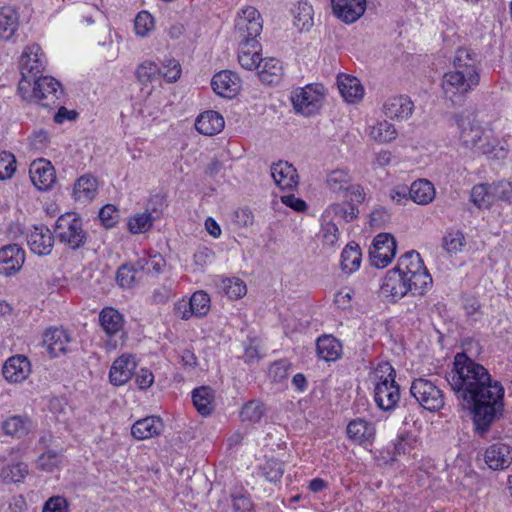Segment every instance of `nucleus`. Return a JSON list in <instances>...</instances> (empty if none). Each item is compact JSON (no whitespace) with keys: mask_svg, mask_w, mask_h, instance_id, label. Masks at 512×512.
Listing matches in <instances>:
<instances>
[{"mask_svg":"<svg viewBox=\"0 0 512 512\" xmlns=\"http://www.w3.org/2000/svg\"><path fill=\"white\" fill-rule=\"evenodd\" d=\"M29 174L32 183L42 191L48 190L56 180L54 167L45 159L33 161Z\"/></svg>","mask_w":512,"mask_h":512,"instance_id":"obj_16","label":"nucleus"},{"mask_svg":"<svg viewBox=\"0 0 512 512\" xmlns=\"http://www.w3.org/2000/svg\"><path fill=\"white\" fill-rule=\"evenodd\" d=\"M259 80L266 85H277L283 76V67L276 58H265L257 69Z\"/></svg>","mask_w":512,"mask_h":512,"instance_id":"obj_29","label":"nucleus"},{"mask_svg":"<svg viewBox=\"0 0 512 512\" xmlns=\"http://www.w3.org/2000/svg\"><path fill=\"white\" fill-rule=\"evenodd\" d=\"M28 474V466L25 463H16L12 466L4 467L0 473L1 478L6 483H17Z\"/></svg>","mask_w":512,"mask_h":512,"instance_id":"obj_44","label":"nucleus"},{"mask_svg":"<svg viewBox=\"0 0 512 512\" xmlns=\"http://www.w3.org/2000/svg\"><path fill=\"white\" fill-rule=\"evenodd\" d=\"M409 197L417 204H429L435 197L434 186L426 179L414 181L409 188Z\"/></svg>","mask_w":512,"mask_h":512,"instance_id":"obj_33","label":"nucleus"},{"mask_svg":"<svg viewBox=\"0 0 512 512\" xmlns=\"http://www.w3.org/2000/svg\"><path fill=\"white\" fill-rule=\"evenodd\" d=\"M337 85L341 96L348 103H358L364 96V88L360 80L348 74H340Z\"/></svg>","mask_w":512,"mask_h":512,"instance_id":"obj_21","label":"nucleus"},{"mask_svg":"<svg viewBox=\"0 0 512 512\" xmlns=\"http://www.w3.org/2000/svg\"><path fill=\"white\" fill-rule=\"evenodd\" d=\"M374 434V426L361 418L350 421L347 426L348 437L359 443L372 439Z\"/></svg>","mask_w":512,"mask_h":512,"instance_id":"obj_35","label":"nucleus"},{"mask_svg":"<svg viewBox=\"0 0 512 512\" xmlns=\"http://www.w3.org/2000/svg\"><path fill=\"white\" fill-rule=\"evenodd\" d=\"M42 512H68V503L61 496H54L48 499Z\"/></svg>","mask_w":512,"mask_h":512,"instance_id":"obj_62","label":"nucleus"},{"mask_svg":"<svg viewBox=\"0 0 512 512\" xmlns=\"http://www.w3.org/2000/svg\"><path fill=\"white\" fill-rule=\"evenodd\" d=\"M116 280L121 287L130 288L137 281V274L130 264H123L118 268Z\"/></svg>","mask_w":512,"mask_h":512,"instance_id":"obj_51","label":"nucleus"},{"mask_svg":"<svg viewBox=\"0 0 512 512\" xmlns=\"http://www.w3.org/2000/svg\"><path fill=\"white\" fill-rule=\"evenodd\" d=\"M463 241L464 236L461 232H449L443 237L442 246L449 253L456 252L462 247Z\"/></svg>","mask_w":512,"mask_h":512,"instance_id":"obj_56","label":"nucleus"},{"mask_svg":"<svg viewBox=\"0 0 512 512\" xmlns=\"http://www.w3.org/2000/svg\"><path fill=\"white\" fill-rule=\"evenodd\" d=\"M55 237L60 243L71 250L82 248L88 238L87 232L83 228V221L76 213L62 214L54 226Z\"/></svg>","mask_w":512,"mask_h":512,"instance_id":"obj_4","label":"nucleus"},{"mask_svg":"<svg viewBox=\"0 0 512 512\" xmlns=\"http://www.w3.org/2000/svg\"><path fill=\"white\" fill-rule=\"evenodd\" d=\"M370 135L376 141L387 143L394 140L397 136V131L388 121H380L371 128Z\"/></svg>","mask_w":512,"mask_h":512,"instance_id":"obj_43","label":"nucleus"},{"mask_svg":"<svg viewBox=\"0 0 512 512\" xmlns=\"http://www.w3.org/2000/svg\"><path fill=\"white\" fill-rule=\"evenodd\" d=\"M263 20L259 11L246 6L240 10L235 20L234 34L238 42L258 41L257 37L261 34Z\"/></svg>","mask_w":512,"mask_h":512,"instance_id":"obj_8","label":"nucleus"},{"mask_svg":"<svg viewBox=\"0 0 512 512\" xmlns=\"http://www.w3.org/2000/svg\"><path fill=\"white\" fill-rule=\"evenodd\" d=\"M152 226V216L150 213H141L135 215L128 221V229L133 234L144 233Z\"/></svg>","mask_w":512,"mask_h":512,"instance_id":"obj_49","label":"nucleus"},{"mask_svg":"<svg viewBox=\"0 0 512 512\" xmlns=\"http://www.w3.org/2000/svg\"><path fill=\"white\" fill-rule=\"evenodd\" d=\"M100 325L109 336L115 335L123 328V316L114 308L106 307L99 315Z\"/></svg>","mask_w":512,"mask_h":512,"instance_id":"obj_34","label":"nucleus"},{"mask_svg":"<svg viewBox=\"0 0 512 512\" xmlns=\"http://www.w3.org/2000/svg\"><path fill=\"white\" fill-rule=\"evenodd\" d=\"M164 70H161V73L163 77L168 82H175L179 79L181 75V66L179 62L175 59H169L167 60V64L163 67Z\"/></svg>","mask_w":512,"mask_h":512,"instance_id":"obj_59","label":"nucleus"},{"mask_svg":"<svg viewBox=\"0 0 512 512\" xmlns=\"http://www.w3.org/2000/svg\"><path fill=\"white\" fill-rule=\"evenodd\" d=\"M407 287L412 295H424L432 285V277L428 270L406 276Z\"/></svg>","mask_w":512,"mask_h":512,"instance_id":"obj_38","label":"nucleus"},{"mask_svg":"<svg viewBox=\"0 0 512 512\" xmlns=\"http://www.w3.org/2000/svg\"><path fill=\"white\" fill-rule=\"evenodd\" d=\"M136 368L135 358L132 355H122L117 358L109 372L110 382L115 386L127 383Z\"/></svg>","mask_w":512,"mask_h":512,"instance_id":"obj_17","label":"nucleus"},{"mask_svg":"<svg viewBox=\"0 0 512 512\" xmlns=\"http://www.w3.org/2000/svg\"><path fill=\"white\" fill-rule=\"evenodd\" d=\"M99 219L106 228L113 227L119 219L118 209L112 204L105 205L99 211Z\"/></svg>","mask_w":512,"mask_h":512,"instance_id":"obj_55","label":"nucleus"},{"mask_svg":"<svg viewBox=\"0 0 512 512\" xmlns=\"http://www.w3.org/2000/svg\"><path fill=\"white\" fill-rule=\"evenodd\" d=\"M192 400L196 410L202 416L210 415L215 408L214 391L208 386H201L192 392Z\"/></svg>","mask_w":512,"mask_h":512,"instance_id":"obj_31","label":"nucleus"},{"mask_svg":"<svg viewBox=\"0 0 512 512\" xmlns=\"http://www.w3.org/2000/svg\"><path fill=\"white\" fill-rule=\"evenodd\" d=\"M98 182L92 175L81 176L74 185L73 195L77 201L86 203L97 194Z\"/></svg>","mask_w":512,"mask_h":512,"instance_id":"obj_32","label":"nucleus"},{"mask_svg":"<svg viewBox=\"0 0 512 512\" xmlns=\"http://www.w3.org/2000/svg\"><path fill=\"white\" fill-rule=\"evenodd\" d=\"M45 57L38 44L27 46L19 61V68L22 78L19 82L18 91L26 98L28 89L31 86V79L39 76L45 67Z\"/></svg>","mask_w":512,"mask_h":512,"instance_id":"obj_6","label":"nucleus"},{"mask_svg":"<svg viewBox=\"0 0 512 512\" xmlns=\"http://www.w3.org/2000/svg\"><path fill=\"white\" fill-rule=\"evenodd\" d=\"M214 92L222 97H233L239 89V79L231 71H221L211 80Z\"/></svg>","mask_w":512,"mask_h":512,"instance_id":"obj_26","label":"nucleus"},{"mask_svg":"<svg viewBox=\"0 0 512 512\" xmlns=\"http://www.w3.org/2000/svg\"><path fill=\"white\" fill-rule=\"evenodd\" d=\"M19 28V13L14 6L0 7V38L10 40Z\"/></svg>","mask_w":512,"mask_h":512,"instance_id":"obj_28","label":"nucleus"},{"mask_svg":"<svg viewBox=\"0 0 512 512\" xmlns=\"http://www.w3.org/2000/svg\"><path fill=\"white\" fill-rule=\"evenodd\" d=\"M447 381L464 408L472 413L474 431L484 436L504 409V388L493 381L488 370L464 353L454 358V368Z\"/></svg>","mask_w":512,"mask_h":512,"instance_id":"obj_1","label":"nucleus"},{"mask_svg":"<svg viewBox=\"0 0 512 512\" xmlns=\"http://www.w3.org/2000/svg\"><path fill=\"white\" fill-rule=\"evenodd\" d=\"M323 98L321 89L307 85L292 92L291 101L296 112L311 116L320 109Z\"/></svg>","mask_w":512,"mask_h":512,"instance_id":"obj_10","label":"nucleus"},{"mask_svg":"<svg viewBox=\"0 0 512 512\" xmlns=\"http://www.w3.org/2000/svg\"><path fill=\"white\" fill-rule=\"evenodd\" d=\"M161 73V70L154 62L146 61L138 66L136 70L137 79L146 84L151 82L158 74Z\"/></svg>","mask_w":512,"mask_h":512,"instance_id":"obj_52","label":"nucleus"},{"mask_svg":"<svg viewBox=\"0 0 512 512\" xmlns=\"http://www.w3.org/2000/svg\"><path fill=\"white\" fill-rule=\"evenodd\" d=\"M453 119L459 130V140L464 147L481 154H490L494 151L495 146L489 133L473 114L461 112L455 114Z\"/></svg>","mask_w":512,"mask_h":512,"instance_id":"obj_3","label":"nucleus"},{"mask_svg":"<svg viewBox=\"0 0 512 512\" xmlns=\"http://www.w3.org/2000/svg\"><path fill=\"white\" fill-rule=\"evenodd\" d=\"M223 289L230 299H239L247 292L245 283L239 278H228L223 280Z\"/></svg>","mask_w":512,"mask_h":512,"instance_id":"obj_48","label":"nucleus"},{"mask_svg":"<svg viewBox=\"0 0 512 512\" xmlns=\"http://www.w3.org/2000/svg\"><path fill=\"white\" fill-rule=\"evenodd\" d=\"M294 25L298 30H309L313 25V7L307 1H299L292 10Z\"/></svg>","mask_w":512,"mask_h":512,"instance_id":"obj_40","label":"nucleus"},{"mask_svg":"<svg viewBox=\"0 0 512 512\" xmlns=\"http://www.w3.org/2000/svg\"><path fill=\"white\" fill-rule=\"evenodd\" d=\"M396 254L395 238L389 233L378 234L369 251L371 265L377 268L386 267Z\"/></svg>","mask_w":512,"mask_h":512,"instance_id":"obj_11","label":"nucleus"},{"mask_svg":"<svg viewBox=\"0 0 512 512\" xmlns=\"http://www.w3.org/2000/svg\"><path fill=\"white\" fill-rule=\"evenodd\" d=\"M396 267L401 269L400 272L405 274V276L427 270L420 254L415 250L408 251L402 255Z\"/></svg>","mask_w":512,"mask_h":512,"instance_id":"obj_39","label":"nucleus"},{"mask_svg":"<svg viewBox=\"0 0 512 512\" xmlns=\"http://www.w3.org/2000/svg\"><path fill=\"white\" fill-rule=\"evenodd\" d=\"M263 475L270 482L278 481L283 475V465L277 460H269L262 468Z\"/></svg>","mask_w":512,"mask_h":512,"instance_id":"obj_57","label":"nucleus"},{"mask_svg":"<svg viewBox=\"0 0 512 512\" xmlns=\"http://www.w3.org/2000/svg\"><path fill=\"white\" fill-rule=\"evenodd\" d=\"M471 201L480 209L489 208L493 204L490 185H475L471 191Z\"/></svg>","mask_w":512,"mask_h":512,"instance_id":"obj_42","label":"nucleus"},{"mask_svg":"<svg viewBox=\"0 0 512 512\" xmlns=\"http://www.w3.org/2000/svg\"><path fill=\"white\" fill-rule=\"evenodd\" d=\"M401 269L394 267L386 272L381 285V293L390 301L395 302L409 293L405 274Z\"/></svg>","mask_w":512,"mask_h":512,"instance_id":"obj_12","label":"nucleus"},{"mask_svg":"<svg viewBox=\"0 0 512 512\" xmlns=\"http://www.w3.org/2000/svg\"><path fill=\"white\" fill-rule=\"evenodd\" d=\"M264 411L262 403L250 401L242 407L240 417L242 422L256 423L263 417Z\"/></svg>","mask_w":512,"mask_h":512,"instance_id":"obj_45","label":"nucleus"},{"mask_svg":"<svg viewBox=\"0 0 512 512\" xmlns=\"http://www.w3.org/2000/svg\"><path fill=\"white\" fill-rule=\"evenodd\" d=\"M317 355L327 362L336 361L342 354L341 343L331 335H324L316 342Z\"/></svg>","mask_w":512,"mask_h":512,"instance_id":"obj_30","label":"nucleus"},{"mask_svg":"<svg viewBox=\"0 0 512 512\" xmlns=\"http://www.w3.org/2000/svg\"><path fill=\"white\" fill-rule=\"evenodd\" d=\"M410 393L418 405L431 412L439 411L445 404L442 390L425 378L414 379L410 386Z\"/></svg>","mask_w":512,"mask_h":512,"instance_id":"obj_7","label":"nucleus"},{"mask_svg":"<svg viewBox=\"0 0 512 512\" xmlns=\"http://www.w3.org/2000/svg\"><path fill=\"white\" fill-rule=\"evenodd\" d=\"M390 221V213L384 207L373 210L370 214L371 226L382 227Z\"/></svg>","mask_w":512,"mask_h":512,"instance_id":"obj_64","label":"nucleus"},{"mask_svg":"<svg viewBox=\"0 0 512 512\" xmlns=\"http://www.w3.org/2000/svg\"><path fill=\"white\" fill-rule=\"evenodd\" d=\"M16 171L15 156L7 151L0 153V180L10 179Z\"/></svg>","mask_w":512,"mask_h":512,"instance_id":"obj_50","label":"nucleus"},{"mask_svg":"<svg viewBox=\"0 0 512 512\" xmlns=\"http://www.w3.org/2000/svg\"><path fill=\"white\" fill-rule=\"evenodd\" d=\"M492 191L493 202L494 201H506L509 202L512 196V184L509 181H498L490 185Z\"/></svg>","mask_w":512,"mask_h":512,"instance_id":"obj_53","label":"nucleus"},{"mask_svg":"<svg viewBox=\"0 0 512 512\" xmlns=\"http://www.w3.org/2000/svg\"><path fill=\"white\" fill-rule=\"evenodd\" d=\"M213 255L214 252L211 249L207 247H200L195 251L193 255V263L199 270L202 271L207 266Z\"/></svg>","mask_w":512,"mask_h":512,"instance_id":"obj_61","label":"nucleus"},{"mask_svg":"<svg viewBox=\"0 0 512 512\" xmlns=\"http://www.w3.org/2000/svg\"><path fill=\"white\" fill-rule=\"evenodd\" d=\"M70 338L61 328L48 329L43 336V343L51 357H58L68 351Z\"/></svg>","mask_w":512,"mask_h":512,"instance_id":"obj_22","label":"nucleus"},{"mask_svg":"<svg viewBox=\"0 0 512 512\" xmlns=\"http://www.w3.org/2000/svg\"><path fill=\"white\" fill-rule=\"evenodd\" d=\"M225 126L223 116L217 111L208 110L201 113L195 121L196 130L207 136L220 133Z\"/></svg>","mask_w":512,"mask_h":512,"instance_id":"obj_24","label":"nucleus"},{"mask_svg":"<svg viewBox=\"0 0 512 512\" xmlns=\"http://www.w3.org/2000/svg\"><path fill=\"white\" fill-rule=\"evenodd\" d=\"M361 251L358 245L348 244L341 254V268L345 273L357 270L361 263Z\"/></svg>","mask_w":512,"mask_h":512,"instance_id":"obj_41","label":"nucleus"},{"mask_svg":"<svg viewBox=\"0 0 512 512\" xmlns=\"http://www.w3.org/2000/svg\"><path fill=\"white\" fill-rule=\"evenodd\" d=\"M33 82L30 99L46 108H52L57 104L63 94L61 84L51 76H37L31 79Z\"/></svg>","mask_w":512,"mask_h":512,"instance_id":"obj_9","label":"nucleus"},{"mask_svg":"<svg viewBox=\"0 0 512 512\" xmlns=\"http://www.w3.org/2000/svg\"><path fill=\"white\" fill-rule=\"evenodd\" d=\"M25 261V252L17 244H9L0 249V273L5 276L15 275Z\"/></svg>","mask_w":512,"mask_h":512,"instance_id":"obj_14","label":"nucleus"},{"mask_svg":"<svg viewBox=\"0 0 512 512\" xmlns=\"http://www.w3.org/2000/svg\"><path fill=\"white\" fill-rule=\"evenodd\" d=\"M485 462L493 470L508 468L512 463L510 446L503 443L491 445L485 452Z\"/></svg>","mask_w":512,"mask_h":512,"instance_id":"obj_25","label":"nucleus"},{"mask_svg":"<svg viewBox=\"0 0 512 512\" xmlns=\"http://www.w3.org/2000/svg\"><path fill=\"white\" fill-rule=\"evenodd\" d=\"M62 461V455L54 450H48L38 458L39 467L42 470L51 472L59 466Z\"/></svg>","mask_w":512,"mask_h":512,"instance_id":"obj_54","label":"nucleus"},{"mask_svg":"<svg viewBox=\"0 0 512 512\" xmlns=\"http://www.w3.org/2000/svg\"><path fill=\"white\" fill-rule=\"evenodd\" d=\"M414 104L407 96H394L387 99L383 105L386 117L396 120H404L412 115Z\"/></svg>","mask_w":512,"mask_h":512,"instance_id":"obj_19","label":"nucleus"},{"mask_svg":"<svg viewBox=\"0 0 512 512\" xmlns=\"http://www.w3.org/2000/svg\"><path fill=\"white\" fill-rule=\"evenodd\" d=\"M254 222V215L249 208H240L234 212V223L240 227H249Z\"/></svg>","mask_w":512,"mask_h":512,"instance_id":"obj_63","label":"nucleus"},{"mask_svg":"<svg viewBox=\"0 0 512 512\" xmlns=\"http://www.w3.org/2000/svg\"><path fill=\"white\" fill-rule=\"evenodd\" d=\"M163 427V422L159 417H146L133 424L131 434L138 440H144L159 435Z\"/></svg>","mask_w":512,"mask_h":512,"instance_id":"obj_27","label":"nucleus"},{"mask_svg":"<svg viewBox=\"0 0 512 512\" xmlns=\"http://www.w3.org/2000/svg\"><path fill=\"white\" fill-rule=\"evenodd\" d=\"M271 176L281 189H293L298 185L297 170L287 161L274 163L271 166Z\"/></svg>","mask_w":512,"mask_h":512,"instance_id":"obj_18","label":"nucleus"},{"mask_svg":"<svg viewBox=\"0 0 512 512\" xmlns=\"http://www.w3.org/2000/svg\"><path fill=\"white\" fill-rule=\"evenodd\" d=\"M322 238L325 244L333 246L339 237L338 227L331 221L322 224Z\"/></svg>","mask_w":512,"mask_h":512,"instance_id":"obj_60","label":"nucleus"},{"mask_svg":"<svg viewBox=\"0 0 512 512\" xmlns=\"http://www.w3.org/2000/svg\"><path fill=\"white\" fill-rule=\"evenodd\" d=\"M334 15L346 24L356 22L366 10V0H330Z\"/></svg>","mask_w":512,"mask_h":512,"instance_id":"obj_15","label":"nucleus"},{"mask_svg":"<svg viewBox=\"0 0 512 512\" xmlns=\"http://www.w3.org/2000/svg\"><path fill=\"white\" fill-rule=\"evenodd\" d=\"M341 197L344 198L350 206H356L364 201L365 193L360 185L352 183Z\"/></svg>","mask_w":512,"mask_h":512,"instance_id":"obj_58","label":"nucleus"},{"mask_svg":"<svg viewBox=\"0 0 512 512\" xmlns=\"http://www.w3.org/2000/svg\"><path fill=\"white\" fill-rule=\"evenodd\" d=\"M190 303L192 306V312H194V316H205L210 310V297L203 290L193 293L190 298Z\"/></svg>","mask_w":512,"mask_h":512,"instance_id":"obj_46","label":"nucleus"},{"mask_svg":"<svg viewBox=\"0 0 512 512\" xmlns=\"http://www.w3.org/2000/svg\"><path fill=\"white\" fill-rule=\"evenodd\" d=\"M134 29L138 36H147L154 29L153 16L148 11H140L135 17Z\"/></svg>","mask_w":512,"mask_h":512,"instance_id":"obj_47","label":"nucleus"},{"mask_svg":"<svg viewBox=\"0 0 512 512\" xmlns=\"http://www.w3.org/2000/svg\"><path fill=\"white\" fill-rule=\"evenodd\" d=\"M352 184L351 175L342 169H335L331 171L326 178V186L338 196H342L344 192L349 189Z\"/></svg>","mask_w":512,"mask_h":512,"instance_id":"obj_36","label":"nucleus"},{"mask_svg":"<svg viewBox=\"0 0 512 512\" xmlns=\"http://www.w3.org/2000/svg\"><path fill=\"white\" fill-rule=\"evenodd\" d=\"M379 372L382 375L374 388V400L381 410L391 411L400 400V387L395 381L396 373L388 363L379 365L377 373Z\"/></svg>","mask_w":512,"mask_h":512,"instance_id":"obj_5","label":"nucleus"},{"mask_svg":"<svg viewBox=\"0 0 512 512\" xmlns=\"http://www.w3.org/2000/svg\"><path fill=\"white\" fill-rule=\"evenodd\" d=\"M2 373L10 382H22L30 373V362L23 355L13 356L3 365Z\"/></svg>","mask_w":512,"mask_h":512,"instance_id":"obj_20","label":"nucleus"},{"mask_svg":"<svg viewBox=\"0 0 512 512\" xmlns=\"http://www.w3.org/2000/svg\"><path fill=\"white\" fill-rule=\"evenodd\" d=\"M27 244L34 254L49 255L54 245V234L45 225L33 226L27 235Z\"/></svg>","mask_w":512,"mask_h":512,"instance_id":"obj_13","label":"nucleus"},{"mask_svg":"<svg viewBox=\"0 0 512 512\" xmlns=\"http://www.w3.org/2000/svg\"><path fill=\"white\" fill-rule=\"evenodd\" d=\"M2 429L4 433L8 436L22 438L29 433L30 420L26 416H10L3 421Z\"/></svg>","mask_w":512,"mask_h":512,"instance_id":"obj_37","label":"nucleus"},{"mask_svg":"<svg viewBox=\"0 0 512 512\" xmlns=\"http://www.w3.org/2000/svg\"><path fill=\"white\" fill-rule=\"evenodd\" d=\"M261 45L258 41L239 42L238 62L246 70H257L264 60L260 55Z\"/></svg>","mask_w":512,"mask_h":512,"instance_id":"obj_23","label":"nucleus"},{"mask_svg":"<svg viewBox=\"0 0 512 512\" xmlns=\"http://www.w3.org/2000/svg\"><path fill=\"white\" fill-rule=\"evenodd\" d=\"M478 55L467 48L457 49L453 58L454 70L444 74L442 89L447 99L454 104L461 102L462 97L474 90L480 82Z\"/></svg>","mask_w":512,"mask_h":512,"instance_id":"obj_2","label":"nucleus"}]
</instances>
